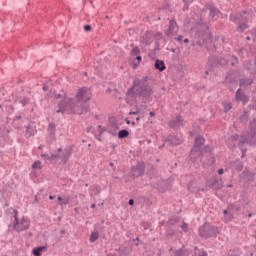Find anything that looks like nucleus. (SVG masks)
Instances as JSON below:
<instances>
[{
	"mask_svg": "<svg viewBox=\"0 0 256 256\" xmlns=\"http://www.w3.org/2000/svg\"><path fill=\"white\" fill-rule=\"evenodd\" d=\"M136 60L138 61V64H135V63H134V67H137V66L139 65V63H141V61H142L141 56H137V57H136Z\"/></svg>",
	"mask_w": 256,
	"mask_h": 256,
	"instance_id": "obj_39",
	"label": "nucleus"
},
{
	"mask_svg": "<svg viewBox=\"0 0 256 256\" xmlns=\"http://www.w3.org/2000/svg\"><path fill=\"white\" fill-rule=\"evenodd\" d=\"M84 31H86V33H89V31H91V25H84Z\"/></svg>",
	"mask_w": 256,
	"mask_h": 256,
	"instance_id": "obj_36",
	"label": "nucleus"
},
{
	"mask_svg": "<svg viewBox=\"0 0 256 256\" xmlns=\"http://www.w3.org/2000/svg\"><path fill=\"white\" fill-rule=\"evenodd\" d=\"M126 137H129V131H127V130H120L118 132V138L119 139H126Z\"/></svg>",
	"mask_w": 256,
	"mask_h": 256,
	"instance_id": "obj_22",
	"label": "nucleus"
},
{
	"mask_svg": "<svg viewBox=\"0 0 256 256\" xmlns=\"http://www.w3.org/2000/svg\"><path fill=\"white\" fill-rule=\"evenodd\" d=\"M145 173V165L138 163L136 166L132 167L133 177H141Z\"/></svg>",
	"mask_w": 256,
	"mask_h": 256,
	"instance_id": "obj_12",
	"label": "nucleus"
},
{
	"mask_svg": "<svg viewBox=\"0 0 256 256\" xmlns=\"http://www.w3.org/2000/svg\"><path fill=\"white\" fill-rule=\"evenodd\" d=\"M141 43H143V45H151V43H153V32L146 31L142 37Z\"/></svg>",
	"mask_w": 256,
	"mask_h": 256,
	"instance_id": "obj_13",
	"label": "nucleus"
},
{
	"mask_svg": "<svg viewBox=\"0 0 256 256\" xmlns=\"http://www.w3.org/2000/svg\"><path fill=\"white\" fill-rule=\"evenodd\" d=\"M58 201H63V198L61 196H59Z\"/></svg>",
	"mask_w": 256,
	"mask_h": 256,
	"instance_id": "obj_53",
	"label": "nucleus"
},
{
	"mask_svg": "<svg viewBox=\"0 0 256 256\" xmlns=\"http://www.w3.org/2000/svg\"><path fill=\"white\" fill-rule=\"evenodd\" d=\"M202 256H207L206 252H203Z\"/></svg>",
	"mask_w": 256,
	"mask_h": 256,
	"instance_id": "obj_57",
	"label": "nucleus"
},
{
	"mask_svg": "<svg viewBox=\"0 0 256 256\" xmlns=\"http://www.w3.org/2000/svg\"><path fill=\"white\" fill-rule=\"evenodd\" d=\"M47 89H48V87H47V85H43V91H47Z\"/></svg>",
	"mask_w": 256,
	"mask_h": 256,
	"instance_id": "obj_49",
	"label": "nucleus"
},
{
	"mask_svg": "<svg viewBox=\"0 0 256 256\" xmlns=\"http://www.w3.org/2000/svg\"><path fill=\"white\" fill-rule=\"evenodd\" d=\"M194 0H183V2L186 5V9H188L189 5H191V3H193Z\"/></svg>",
	"mask_w": 256,
	"mask_h": 256,
	"instance_id": "obj_35",
	"label": "nucleus"
},
{
	"mask_svg": "<svg viewBox=\"0 0 256 256\" xmlns=\"http://www.w3.org/2000/svg\"><path fill=\"white\" fill-rule=\"evenodd\" d=\"M58 157L63 161V163H67L69 157H71V148H65L62 150L61 148L58 149Z\"/></svg>",
	"mask_w": 256,
	"mask_h": 256,
	"instance_id": "obj_11",
	"label": "nucleus"
},
{
	"mask_svg": "<svg viewBox=\"0 0 256 256\" xmlns=\"http://www.w3.org/2000/svg\"><path fill=\"white\" fill-rule=\"evenodd\" d=\"M98 141H101V138H100V137H98Z\"/></svg>",
	"mask_w": 256,
	"mask_h": 256,
	"instance_id": "obj_62",
	"label": "nucleus"
},
{
	"mask_svg": "<svg viewBox=\"0 0 256 256\" xmlns=\"http://www.w3.org/2000/svg\"><path fill=\"white\" fill-rule=\"evenodd\" d=\"M19 103L22 105V107H25V105H29V98H24L20 100Z\"/></svg>",
	"mask_w": 256,
	"mask_h": 256,
	"instance_id": "obj_29",
	"label": "nucleus"
},
{
	"mask_svg": "<svg viewBox=\"0 0 256 256\" xmlns=\"http://www.w3.org/2000/svg\"><path fill=\"white\" fill-rule=\"evenodd\" d=\"M113 165H114L113 162H110V167H113Z\"/></svg>",
	"mask_w": 256,
	"mask_h": 256,
	"instance_id": "obj_58",
	"label": "nucleus"
},
{
	"mask_svg": "<svg viewBox=\"0 0 256 256\" xmlns=\"http://www.w3.org/2000/svg\"><path fill=\"white\" fill-rule=\"evenodd\" d=\"M200 237L208 239V237H217V227L204 225L199 229Z\"/></svg>",
	"mask_w": 256,
	"mask_h": 256,
	"instance_id": "obj_6",
	"label": "nucleus"
},
{
	"mask_svg": "<svg viewBox=\"0 0 256 256\" xmlns=\"http://www.w3.org/2000/svg\"><path fill=\"white\" fill-rule=\"evenodd\" d=\"M175 123L176 125H183V118L181 116H177Z\"/></svg>",
	"mask_w": 256,
	"mask_h": 256,
	"instance_id": "obj_30",
	"label": "nucleus"
},
{
	"mask_svg": "<svg viewBox=\"0 0 256 256\" xmlns=\"http://www.w3.org/2000/svg\"><path fill=\"white\" fill-rule=\"evenodd\" d=\"M208 187L210 189H213L214 191H219V189L223 188V180L215 176L213 179L210 180Z\"/></svg>",
	"mask_w": 256,
	"mask_h": 256,
	"instance_id": "obj_10",
	"label": "nucleus"
},
{
	"mask_svg": "<svg viewBox=\"0 0 256 256\" xmlns=\"http://www.w3.org/2000/svg\"><path fill=\"white\" fill-rule=\"evenodd\" d=\"M250 134L246 136V138H241L239 147L242 151V157H245V153L247 152V149L243 148V145L247 143L248 145H253L256 142V120H253L250 123Z\"/></svg>",
	"mask_w": 256,
	"mask_h": 256,
	"instance_id": "obj_4",
	"label": "nucleus"
},
{
	"mask_svg": "<svg viewBox=\"0 0 256 256\" xmlns=\"http://www.w3.org/2000/svg\"><path fill=\"white\" fill-rule=\"evenodd\" d=\"M127 125H131V121L126 120Z\"/></svg>",
	"mask_w": 256,
	"mask_h": 256,
	"instance_id": "obj_54",
	"label": "nucleus"
},
{
	"mask_svg": "<svg viewBox=\"0 0 256 256\" xmlns=\"http://www.w3.org/2000/svg\"><path fill=\"white\" fill-rule=\"evenodd\" d=\"M203 145H205V138H203L202 136H198L195 139V144L193 146V149H201Z\"/></svg>",
	"mask_w": 256,
	"mask_h": 256,
	"instance_id": "obj_16",
	"label": "nucleus"
},
{
	"mask_svg": "<svg viewBox=\"0 0 256 256\" xmlns=\"http://www.w3.org/2000/svg\"><path fill=\"white\" fill-rule=\"evenodd\" d=\"M168 141H170L172 145H181V143H183V139L176 136H169Z\"/></svg>",
	"mask_w": 256,
	"mask_h": 256,
	"instance_id": "obj_17",
	"label": "nucleus"
},
{
	"mask_svg": "<svg viewBox=\"0 0 256 256\" xmlns=\"http://www.w3.org/2000/svg\"><path fill=\"white\" fill-rule=\"evenodd\" d=\"M233 219V212H227V214H224V221H231Z\"/></svg>",
	"mask_w": 256,
	"mask_h": 256,
	"instance_id": "obj_27",
	"label": "nucleus"
},
{
	"mask_svg": "<svg viewBox=\"0 0 256 256\" xmlns=\"http://www.w3.org/2000/svg\"><path fill=\"white\" fill-rule=\"evenodd\" d=\"M136 121H139V117L136 118Z\"/></svg>",
	"mask_w": 256,
	"mask_h": 256,
	"instance_id": "obj_61",
	"label": "nucleus"
},
{
	"mask_svg": "<svg viewBox=\"0 0 256 256\" xmlns=\"http://www.w3.org/2000/svg\"><path fill=\"white\" fill-rule=\"evenodd\" d=\"M154 37H156V39H163V34L161 32H156Z\"/></svg>",
	"mask_w": 256,
	"mask_h": 256,
	"instance_id": "obj_33",
	"label": "nucleus"
},
{
	"mask_svg": "<svg viewBox=\"0 0 256 256\" xmlns=\"http://www.w3.org/2000/svg\"><path fill=\"white\" fill-rule=\"evenodd\" d=\"M150 116H151V117H154V116H155V113H154V112H150Z\"/></svg>",
	"mask_w": 256,
	"mask_h": 256,
	"instance_id": "obj_51",
	"label": "nucleus"
},
{
	"mask_svg": "<svg viewBox=\"0 0 256 256\" xmlns=\"http://www.w3.org/2000/svg\"><path fill=\"white\" fill-rule=\"evenodd\" d=\"M228 187H233V185L230 184V185H228Z\"/></svg>",
	"mask_w": 256,
	"mask_h": 256,
	"instance_id": "obj_63",
	"label": "nucleus"
},
{
	"mask_svg": "<svg viewBox=\"0 0 256 256\" xmlns=\"http://www.w3.org/2000/svg\"><path fill=\"white\" fill-rule=\"evenodd\" d=\"M230 21H233L238 25L237 31H240V33H243L245 29H247V12H243L242 14L230 15Z\"/></svg>",
	"mask_w": 256,
	"mask_h": 256,
	"instance_id": "obj_5",
	"label": "nucleus"
},
{
	"mask_svg": "<svg viewBox=\"0 0 256 256\" xmlns=\"http://www.w3.org/2000/svg\"><path fill=\"white\" fill-rule=\"evenodd\" d=\"M108 133H109L110 135H113V136L117 135V132H116V131H113V130H111V129H108Z\"/></svg>",
	"mask_w": 256,
	"mask_h": 256,
	"instance_id": "obj_41",
	"label": "nucleus"
},
{
	"mask_svg": "<svg viewBox=\"0 0 256 256\" xmlns=\"http://www.w3.org/2000/svg\"><path fill=\"white\" fill-rule=\"evenodd\" d=\"M43 251H47V247L40 246V247L34 248L32 253L34 256H41V253H43Z\"/></svg>",
	"mask_w": 256,
	"mask_h": 256,
	"instance_id": "obj_18",
	"label": "nucleus"
},
{
	"mask_svg": "<svg viewBox=\"0 0 256 256\" xmlns=\"http://www.w3.org/2000/svg\"><path fill=\"white\" fill-rule=\"evenodd\" d=\"M223 173H224L223 168H220V169L218 170V175H223Z\"/></svg>",
	"mask_w": 256,
	"mask_h": 256,
	"instance_id": "obj_45",
	"label": "nucleus"
},
{
	"mask_svg": "<svg viewBox=\"0 0 256 256\" xmlns=\"http://www.w3.org/2000/svg\"><path fill=\"white\" fill-rule=\"evenodd\" d=\"M223 108H224V111L227 113L228 111H231L232 109V106H231V103L229 102H224L223 103Z\"/></svg>",
	"mask_w": 256,
	"mask_h": 256,
	"instance_id": "obj_26",
	"label": "nucleus"
},
{
	"mask_svg": "<svg viewBox=\"0 0 256 256\" xmlns=\"http://www.w3.org/2000/svg\"><path fill=\"white\" fill-rule=\"evenodd\" d=\"M210 17L212 19H217V17H219V10L217 8H211L210 9Z\"/></svg>",
	"mask_w": 256,
	"mask_h": 256,
	"instance_id": "obj_21",
	"label": "nucleus"
},
{
	"mask_svg": "<svg viewBox=\"0 0 256 256\" xmlns=\"http://www.w3.org/2000/svg\"><path fill=\"white\" fill-rule=\"evenodd\" d=\"M251 85H253V79L251 78L240 80V87H243L244 89H250Z\"/></svg>",
	"mask_w": 256,
	"mask_h": 256,
	"instance_id": "obj_15",
	"label": "nucleus"
},
{
	"mask_svg": "<svg viewBox=\"0 0 256 256\" xmlns=\"http://www.w3.org/2000/svg\"><path fill=\"white\" fill-rule=\"evenodd\" d=\"M155 68L158 69V71H165V62L163 60H156Z\"/></svg>",
	"mask_w": 256,
	"mask_h": 256,
	"instance_id": "obj_19",
	"label": "nucleus"
},
{
	"mask_svg": "<svg viewBox=\"0 0 256 256\" xmlns=\"http://www.w3.org/2000/svg\"><path fill=\"white\" fill-rule=\"evenodd\" d=\"M128 203H129V205H135V200L130 199Z\"/></svg>",
	"mask_w": 256,
	"mask_h": 256,
	"instance_id": "obj_46",
	"label": "nucleus"
},
{
	"mask_svg": "<svg viewBox=\"0 0 256 256\" xmlns=\"http://www.w3.org/2000/svg\"><path fill=\"white\" fill-rule=\"evenodd\" d=\"M32 169H41V161H35L32 164Z\"/></svg>",
	"mask_w": 256,
	"mask_h": 256,
	"instance_id": "obj_28",
	"label": "nucleus"
},
{
	"mask_svg": "<svg viewBox=\"0 0 256 256\" xmlns=\"http://www.w3.org/2000/svg\"><path fill=\"white\" fill-rule=\"evenodd\" d=\"M41 157L45 159V161H49V154H42Z\"/></svg>",
	"mask_w": 256,
	"mask_h": 256,
	"instance_id": "obj_40",
	"label": "nucleus"
},
{
	"mask_svg": "<svg viewBox=\"0 0 256 256\" xmlns=\"http://www.w3.org/2000/svg\"><path fill=\"white\" fill-rule=\"evenodd\" d=\"M248 217H252V215H251V214H249V215H248Z\"/></svg>",
	"mask_w": 256,
	"mask_h": 256,
	"instance_id": "obj_64",
	"label": "nucleus"
},
{
	"mask_svg": "<svg viewBox=\"0 0 256 256\" xmlns=\"http://www.w3.org/2000/svg\"><path fill=\"white\" fill-rule=\"evenodd\" d=\"M91 207H92V209H95L96 205H95V204H92Z\"/></svg>",
	"mask_w": 256,
	"mask_h": 256,
	"instance_id": "obj_55",
	"label": "nucleus"
},
{
	"mask_svg": "<svg viewBox=\"0 0 256 256\" xmlns=\"http://www.w3.org/2000/svg\"><path fill=\"white\" fill-rule=\"evenodd\" d=\"M236 101H243L244 103H249V97L245 95L241 89L236 91Z\"/></svg>",
	"mask_w": 256,
	"mask_h": 256,
	"instance_id": "obj_14",
	"label": "nucleus"
},
{
	"mask_svg": "<svg viewBox=\"0 0 256 256\" xmlns=\"http://www.w3.org/2000/svg\"><path fill=\"white\" fill-rule=\"evenodd\" d=\"M76 100L73 98H64L59 104V109L56 113H62L65 115L67 113H74L76 115H83V113H87L89 110V106L87 105V101L91 99V90L87 87H82L78 89L76 94Z\"/></svg>",
	"mask_w": 256,
	"mask_h": 256,
	"instance_id": "obj_1",
	"label": "nucleus"
},
{
	"mask_svg": "<svg viewBox=\"0 0 256 256\" xmlns=\"http://www.w3.org/2000/svg\"><path fill=\"white\" fill-rule=\"evenodd\" d=\"M246 69H250L251 70V66H249V64H246Z\"/></svg>",
	"mask_w": 256,
	"mask_h": 256,
	"instance_id": "obj_50",
	"label": "nucleus"
},
{
	"mask_svg": "<svg viewBox=\"0 0 256 256\" xmlns=\"http://www.w3.org/2000/svg\"><path fill=\"white\" fill-rule=\"evenodd\" d=\"M139 53H141V50L139 49V47H134L132 50H131V52H130V54L132 55V57L134 56V57H137V55H139Z\"/></svg>",
	"mask_w": 256,
	"mask_h": 256,
	"instance_id": "obj_25",
	"label": "nucleus"
},
{
	"mask_svg": "<svg viewBox=\"0 0 256 256\" xmlns=\"http://www.w3.org/2000/svg\"><path fill=\"white\" fill-rule=\"evenodd\" d=\"M97 239H99V231L97 229H94V231L91 232L89 241L90 243H95Z\"/></svg>",
	"mask_w": 256,
	"mask_h": 256,
	"instance_id": "obj_20",
	"label": "nucleus"
},
{
	"mask_svg": "<svg viewBox=\"0 0 256 256\" xmlns=\"http://www.w3.org/2000/svg\"><path fill=\"white\" fill-rule=\"evenodd\" d=\"M184 43H189V39H184Z\"/></svg>",
	"mask_w": 256,
	"mask_h": 256,
	"instance_id": "obj_52",
	"label": "nucleus"
},
{
	"mask_svg": "<svg viewBox=\"0 0 256 256\" xmlns=\"http://www.w3.org/2000/svg\"><path fill=\"white\" fill-rule=\"evenodd\" d=\"M140 111L136 110L134 112H130L129 115H139Z\"/></svg>",
	"mask_w": 256,
	"mask_h": 256,
	"instance_id": "obj_43",
	"label": "nucleus"
},
{
	"mask_svg": "<svg viewBox=\"0 0 256 256\" xmlns=\"http://www.w3.org/2000/svg\"><path fill=\"white\" fill-rule=\"evenodd\" d=\"M175 39L178 43H181V41H183V36H178Z\"/></svg>",
	"mask_w": 256,
	"mask_h": 256,
	"instance_id": "obj_42",
	"label": "nucleus"
},
{
	"mask_svg": "<svg viewBox=\"0 0 256 256\" xmlns=\"http://www.w3.org/2000/svg\"><path fill=\"white\" fill-rule=\"evenodd\" d=\"M48 131H49L50 135H55V131H56L55 123H50L48 125Z\"/></svg>",
	"mask_w": 256,
	"mask_h": 256,
	"instance_id": "obj_23",
	"label": "nucleus"
},
{
	"mask_svg": "<svg viewBox=\"0 0 256 256\" xmlns=\"http://www.w3.org/2000/svg\"><path fill=\"white\" fill-rule=\"evenodd\" d=\"M199 39L197 40V45H199L200 47H203V45H205L207 47V45H209L211 43V34L209 32H203L201 34H198Z\"/></svg>",
	"mask_w": 256,
	"mask_h": 256,
	"instance_id": "obj_7",
	"label": "nucleus"
},
{
	"mask_svg": "<svg viewBox=\"0 0 256 256\" xmlns=\"http://www.w3.org/2000/svg\"><path fill=\"white\" fill-rule=\"evenodd\" d=\"M235 209V205L229 204L226 210H223L224 215H227V213H233Z\"/></svg>",
	"mask_w": 256,
	"mask_h": 256,
	"instance_id": "obj_24",
	"label": "nucleus"
},
{
	"mask_svg": "<svg viewBox=\"0 0 256 256\" xmlns=\"http://www.w3.org/2000/svg\"><path fill=\"white\" fill-rule=\"evenodd\" d=\"M56 157H59V154H58V155L52 154V155L49 157L48 161H55V158H56Z\"/></svg>",
	"mask_w": 256,
	"mask_h": 256,
	"instance_id": "obj_38",
	"label": "nucleus"
},
{
	"mask_svg": "<svg viewBox=\"0 0 256 256\" xmlns=\"http://www.w3.org/2000/svg\"><path fill=\"white\" fill-rule=\"evenodd\" d=\"M203 157V150L192 148L190 152V159L192 160V163H199Z\"/></svg>",
	"mask_w": 256,
	"mask_h": 256,
	"instance_id": "obj_8",
	"label": "nucleus"
},
{
	"mask_svg": "<svg viewBox=\"0 0 256 256\" xmlns=\"http://www.w3.org/2000/svg\"><path fill=\"white\" fill-rule=\"evenodd\" d=\"M181 229L187 233L189 231V226L187 225V223L183 222L182 223V226H181Z\"/></svg>",
	"mask_w": 256,
	"mask_h": 256,
	"instance_id": "obj_31",
	"label": "nucleus"
},
{
	"mask_svg": "<svg viewBox=\"0 0 256 256\" xmlns=\"http://www.w3.org/2000/svg\"><path fill=\"white\" fill-rule=\"evenodd\" d=\"M68 203H69V198H66V199L62 200V202L60 203V205H61V206H63V205H68Z\"/></svg>",
	"mask_w": 256,
	"mask_h": 256,
	"instance_id": "obj_37",
	"label": "nucleus"
},
{
	"mask_svg": "<svg viewBox=\"0 0 256 256\" xmlns=\"http://www.w3.org/2000/svg\"><path fill=\"white\" fill-rule=\"evenodd\" d=\"M205 151H206V152H211V151H212V148L209 147V146H206V147H205Z\"/></svg>",
	"mask_w": 256,
	"mask_h": 256,
	"instance_id": "obj_44",
	"label": "nucleus"
},
{
	"mask_svg": "<svg viewBox=\"0 0 256 256\" xmlns=\"http://www.w3.org/2000/svg\"><path fill=\"white\" fill-rule=\"evenodd\" d=\"M151 95H153V87L147 82V77L135 79L133 86L127 91V98L132 101L137 97H151Z\"/></svg>",
	"mask_w": 256,
	"mask_h": 256,
	"instance_id": "obj_2",
	"label": "nucleus"
},
{
	"mask_svg": "<svg viewBox=\"0 0 256 256\" xmlns=\"http://www.w3.org/2000/svg\"><path fill=\"white\" fill-rule=\"evenodd\" d=\"M179 31V27L177 26V22L175 20H170L169 22V28L165 31V35L167 37L175 36L177 35V32Z\"/></svg>",
	"mask_w": 256,
	"mask_h": 256,
	"instance_id": "obj_9",
	"label": "nucleus"
},
{
	"mask_svg": "<svg viewBox=\"0 0 256 256\" xmlns=\"http://www.w3.org/2000/svg\"><path fill=\"white\" fill-rule=\"evenodd\" d=\"M231 65L232 66L237 65V57L232 56V58H231Z\"/></svg>",
	"mask_w": 256,
	"mask_h": 256,
	"instance_id": "obj_34",
	"label": "nucleus"
},
{
	"mask_svg": "<svg viewBox=\"0 0 256 256\" xmlns=\"http://www.w3.org/2000/svg\"><path fill=\"white\" fill-rule=\"evenodd\" d=\"M224 62H221V65H225V60H223Z\"/></svg>",
	"mask_w": 256,
	"mask_h": 256,
	"instance_id": "obj_59",
	"label": "nucleus"
},
{
	"mask_svg": "<svg viewBox=\"0 0 256 256\" xmlns=\"http://www.w3.org/2000/svg\"><path fill=\"white\" fill-rule=\"evenodd\" d=\"M241 169H243V166H240V167L238 168V171H241Z\"/></svg>",
	"mask_w": 256,
	"mask_h": 256,
	"instance_id": "obj_56",
	"label": "nucleus"
},
{
	"mask_svg": "<svg viewBox=\"0 0 256 256\" xmlns=\"http://www.w3.org/2000/svg\"><path fill=\"white\" fill-rule=\"evenodd\" d=\"M49 199H54V197L53 196H49Z\"/></svg>",
	"mask_w": 256,
	"mask_h": 256,
	"instance_id": "obj_60",
	"label": "nucleus"
},
{
	"mask_svg": "<svg viewBox=\"0 0 256 256\" xmlns=\"http://www.w3.org/2000/svg\"><path fill=\"white\" fill-rule=\"evenodd\" d=\"M172 256H183V250H176Z\"/></svg>",
	"mask_w": 256,
	"mask_h": 256,
	"instance_id": "obj_32",
	"label": "nucleus"
},
{
	"mask_svg": "<svg viewBox=\"0 0 256 256\" xmlns=\"http://www.w3.org/2000/svg\"><path fill=\"white\" fill-rule=\"evenodd\" d=\"M61 94H56L55 96H54V99H61Z\"/></svg>",
	"mask_w": 256,
	"mask_h": 256,
	"instance_id": "obj_47",
	"label": "nucleus"
},
{
	"mask_svg": "<svg viewBox=\"0 0 256 256\" xmlns=\"http://www.w3.org/2000/svg\"><path fill=\"white\" fill-rule=\"evenodd\" d=\"M29 219L25 216L19 217V211L16 209H12V218H11V223L9 227L16 231V233H21L23 231H27L29 229Z\"/></svg>",
	"mask_w": 256,
	"mask_h": 256,
	"instance_id": "obj_3",
	"label": "nucleus"
},
{
	"mask_svg": "<svg viewBox=\"0 0 256 256\" xmlns=\"http://www.w3.org/2000/svg\"><path fill=\"white\" fill-rule=\"evenodd\" d=\"M144 229H149V223H144Z\"/></svg>",
	"mask_w": 256,
	"mask_h": 256,
	"instance_id": "obj_48",
	"label": "nucleus"
}]
</instances>
